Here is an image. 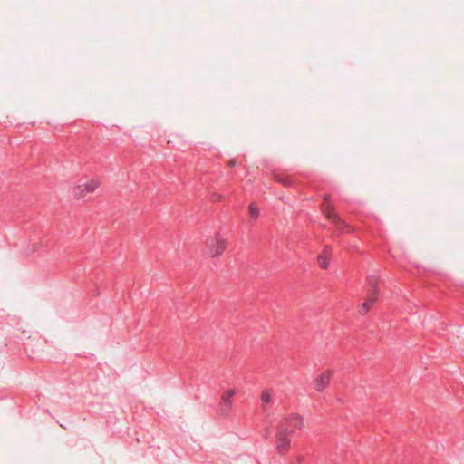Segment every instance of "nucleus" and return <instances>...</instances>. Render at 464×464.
Returning <instances> with one entry per match:
<instances>
[{
	"label": "nucleus",
	"mask_w": 464,
	"mask_h": 464,
	"mask_svg": "<svg viewBox=\"0 0 464 464\" xmlns=\"http://www.w3.org/2000/svg\"><path fill=\"white\" fill-rule=\"evenodd\" d=\"M332 375L333 372L331 370L322 372L314 382V389L319 392H323L330 382Z\"/></svg>",
	"instance_id": "6"
},
{
	"label": "nucleus",
	"mask_w": 464,
	"mask_h": 464,
	"mask_svg": "<svg viewBox=\"0 0 464 464\" xmlns=\"http://www.w3.org/2000/svg\"><path fill=\"white\" fill-rule=\"evenodd\" d=\"M305 461V456L302 454L294 455L288 461V464H304Z\"/></svg>",
	"instance_id": "12"
},
{
	"label": "nucleus",
	"mask_w": 464,
	"mask_h": 464,
	"mask_svg": "<svg viewBox=\"0 0 464 464\" xmlns=\"http://www.w3.org/2000/svg\"><path fill=\"white\" fill-rule=\"evenodd\" d=\"M276 427L293 437L296 431H301L304 429V418L298 413H291L282 418Z\"/></svg>",
	"instance_id": "1"
},
{
	"label": "nucleus",
	"mask_w": 464,
	"mask_h": 464,
	"mask_svg": "<svg viewBox=\"0 0 464 464\" xmlns=\"http://www.w3.org/2000/svg\"><path fill=\"white\" fill-rule=\"evenodd\" d=\"M369 288L367 291V299L375 303L379 298V291L377 288V279L371 277L368 279Z\"/></svg>",
	"instance_id": "8"
},
{
	"label": "nucleus",
	"mask_w": 464,
	"mask_h": 464,
	"mask_svg": "<svg viewBox=\"0 0 464 464\" xmlns=\"http://www.w3.org/2000/svg\"><path fill=\"white\" fill-rule=\"evenodd\" d=\"M273 179L275 181L282 184L284 187H291L293 185V181L283 174L275 173L273 174Z\"/></svg>",
	"instance_id": "11"
},
{
	"label": "nucleus",
	"mask_w": 464,
	"mask_h": 464,
	"mask_svg": "<svg viewBox=\"0 0 464 464\" xmlns=\"http://www.w3.org/2000/svg\"><path fill=\"white\" fill-rule=\"evenodd\" d=\"M331 254L332 247L329 245H325L323 252L317 257L318 264L323 269H326L329 266Z\"/></svg>",
	"instance_id": "7"
},
{
	"label": "nucleus",
	"mask_w": 464,
	"mask_h": 464,
	"mask_svg": "<svg viewBox=\"0 0 464 464\" xmlns=\"http://www.w3.org/2000/svg\"><path fill=\"white\" fill-rule=\"evenodd\" d=\"M274 446L276 452L284 457L291 450L292 437L276 427Z\"/></svg>",
	"instance_id": "2"
},
{
	"label": "nucleus",
	"mask_w": 464,
	"mask_h": 464,
	"mask_svg": "<svg viewBox=\"0 0 464 464\" xmlns=\"http://www.w3.org/2000/svg\"><path fill=\"white\" fill-rule=\"evenodd\" d=\"M329 220L335 226L336 229L340 232H343L346 228H348V225L343 220L338 214H331L329 216Z\"/></svg>",
	"instance_id": "9"
},
{
	"label": "nucleus",
	"mask_w": 464,
	"mask_h": 464,
	"mask_svg": "<svg viewBox=\"0 0 464 464\" xmlns=\"http://www.w3.org/2000/svg\"><path fill=\"white\" fill-rule=\"evenodd\" d=\"M322 211L326 216V218L329 219V216L331 214H336L334 212V207L330 203V197L329 195H325L324 198V202L322 204Z\"/></svg>",
	"instance_id": "10"
},
{
	"label": "nucleus",
	"mask_w": 464,
	"mask_h": 464,
	"mask_svg": "<svg viewBox=\"0 0 464 464\" xmlns=\"http://www.w3.org/2000/svg\"><path fill=\"white\" fill-rule=\"evenodd\" d=\"M261 401L264 403H269L271 401V395L267 391H263L261 393Z\"/></svg>",
	"instance_id": "15"
},
{
	"label": "nucleus",
	"mask_w": 464,
	"mask_h": 464,
	"mask_svg": "<svg viewBox=\"0 0 464 464\" xmlns=\"http://www.w3.org/2000/svg\"><path fill=\"white\" fill-rule=\"evenodd\" d=\"M235 394L236 391L229 389L221 395L218 405V414L220 416L227 417L229 415L233 405V396Z\"/></svg>",
	"instance_id": "5"
},
{
	"label": "nucleus",
	"mask_w": 464,
	"mask_h": 464,
	"mask_svg": "<svg viewBox=\"0 0 464 464\" xmlns=\"http://www.w3.org/2000/svg\"><path fill=\"white\" fill-rule=\"evenodd\" d=\"M250 217L255 220L259 216V208L255 203H251L248 207Z\"/></svg>",
	"instance_id": "13"
},
{
	"label": "nucleus",
	"mask_w": 464,
	"mask_h": 464,
	"mask_svg": "<svg viewBox=\"0 0 464 464\" xmlns=\"http://www.w3.org/2000/svg\"><path fill=\"white\" fill-rule=\"evenodd\" d=\"M236 165H237V161H236V160H234V159H233V160H229L227 161V166H228V167H231V168H232V167H235Z\"/></svg>",
	"instance_id": "17"
},
{
	"label": "nucleus",
	"mask_w": 464,
	"mask_h": 464,
	"mask_svg": "<svg viewBox=\"0 0 464 464\" xmlns=\"http://www.w3.org/2000/svg\"><path fill=\"white\" fill-rule=\"evenodd\" d=\"M101 185L97 179H92L84 182L79 183L73 188V195L76 198H83L88 194L94 192Z\"/></svg>",
	"instance_id": "3"
},
{
	"label": "nucleus",
	"mask_w": 464,
	"mask_h": 464,
	"mask_svg": "<svg viewBox=\"0 0 464 464\" xmlns=\"http://www.w3.org/2000/svg\"><path fill=\"white\" fill-rule=\"evenodd\" d=\"M206 245L209 255L216 257L223 254L227 247V241L218 233L213 237L207 239Z\"/></svg>",
	"instance_id": "4"
},
{
	"label": "nucleus",
	"mask_w": 464,
	"mask_h": 464,
	"mask_svg": "<svg viewBox=\"0 0 464 464\" xmlns=\"http://www.w3.org/2000/svg\"><path fill=\"white\" fill-rule=\"evenodd\" d=\"M375 303L366 299V301L362 304V307H361V310H360V313L362 314H365L369 312V310L372 308V306Z\"/></svg>",
	"instance_id": "14"
},
{
	"label": "nucleus",
	"mask_w": 464,
	"mask_h": 464,
	"mask_svg": "<svg viewBox=\"0 0 464 464\" xmlns=\"http://www.w3.org/2000/svg\"><path fill=\"white\" fill-rule=\"evenodd\" d=\"M222 198H223V196L221 194H218V193H212L210 195V200L213 201V202H218Z\"/></svg>",
	"instance_id": "16"
}]
</instances>
